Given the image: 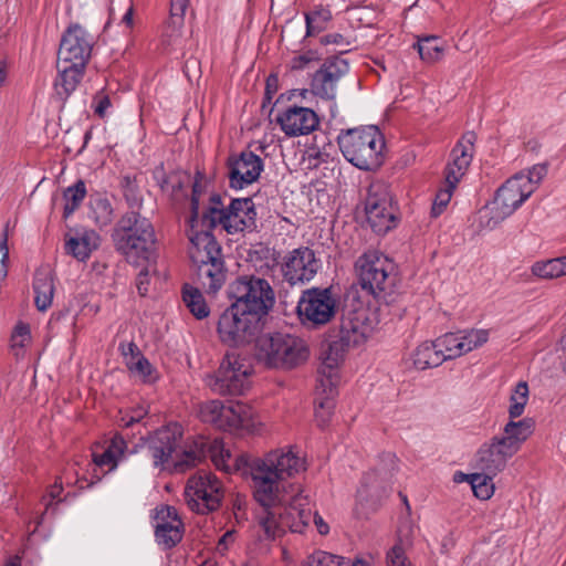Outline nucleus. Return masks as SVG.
<instances>
[{
    "label": "nucleus",
    "instance_id": "obj_58",
    "mask_svg": "<svg viewBox=\"0 0 566 566\" xmlns=\"http://www.w3.org/2000/svg\"><path fill=\"white\" fill-rule=\"evenodd\" d=\"M189 4V0H171L170 11L175 17L182 18Z\"/></svg>",
    "mask_w": 566,
    "mask_h": 566
},
{
    "label": "nucleus",
    "instance_id": "obj_27",
    "mask_svg": "<svg viewBox=\"0 0 566 566\" xmlns=\"http://www.w3.org/2000/svg\"><path fill=\"white\" fill-rule=\"evenodd\" d=\"M474 142V133L468 132L453 147L450 154V160L444 170L447 181L459 184L464 176L473 158Z\"/></svg>",
    "mask_w": 566,
    "mask_h": 566
},
{
    "label": "nucleus",
    "instance_id": "obj_7",
    "mask_svg": "<svg viewBox=\"0 0 566 566\" xmlns=\"http://www.w3.org/2000/svg\"><path fill=\"white\" fill-rule=\"evenodd\" d=\"M256 212L251 198L232 199L228 207H224L221 197L213 195L210 205L203 213L202 227H221L230 234L252 230L255 227Z\"/></svg>",
    "mask_w": 566,
    "mask_h": 566
},
{
    "label": "nucleus",
    "instance_id": "obj_33",
    "mask_svg": "<svg viewBox=\"0 0 566 566\" xmlns=\"http://www.w3.org/2000/svg\"><path fill=\"white\" fill-rule=\"evenodd\" d=\"M198 279L208 293H217L226 282L224 261L197 264Z\"/></svg>",
    "mask_w": 566,
    "mask_h": 566
},
{
    "label": "nucleus",
    "instance_id": "obj_21",
    "mask_svg": "<svg viewBox=\"0 0 566 566\" xmlns=\"http://www.w3.org/2000/svg\"><path fill=\"white\" fill-rule=\"evenodd\" d=\"M276 123L287 137H300L316 130L319 126V117L310 107L290 105L277 112Z\"/></svg>",
    "mask_w": 566,
    "mask_h": 566
},
{
    "label": "nucleus",
    "instance_id": "obj_3",
    "mask_svg": "<svg viewBox=\"0 0 566 566\" xmlns=\"http://www.w3.org/2000/svg\"><path fill=\"white\" fill-rule=\"evenodd\" d=\"M115 242L117 250L129 263L136 265L156 263L155 230L149 220L139 213L132 211L119 220Z\"/></svg>",
    "mask_w": 566,
    "mask_h": 566
},
{
    "label": "nucleus",
    "instance_id": "obj_48",
    "mask_svg": "<svg viewBox=\"0 0 566 566\" xmlns=\"http://www.w3.org/2000/svg\"><path fill=\"white\" fill-rule=\"evenodd\" d=\"M304 566H344L343 557L324 551H316L310 555Z\"/></svg>",
    "mask_w": 566,
    "mask_h": 566
},
{
    "label": "nucleus",
    "instance_id": "obj_15",
    "mask_svg": "<svg viewBox=\"0 0 566 566\" xmlns=\"http://www.w3.org/2000/svg\"><path fill=\"white\" fill-rule=\"evenodd\" d=\"M336 302L328 289H310L302 293L297 314L303 324L325 325L335 315Z\"/></svg>",
    "mask_w": 566,
    "mask_h": 566
},
{
    "label": "nucleus",
    "instance_id": "obj_19",
    "mask_svg": "<svg viewBox=\"0 0 566 566\" xmlns=\"http://www.w3.org/2000/svg\"><path fill=\"white\" fill-rule=\"evenodd\" d=\"M321 268V261L315 252L302 247L290 251L284 255L281 271L284 279L292 285L306 283L314 279Z\"/></svg>",
    "mask_w": 566,
    "mask_h": 566
},
{
    "label": "nucleus",
    "instance_id": "obj_17",
    "mask_svg": "<svg viewBox=\"0 0 566 566\" xmlns=\"http://www.w3.org/2000/svg\"><path fill=\"white\" fill-rule=\"evenodd\" d=\"M377 324L375 314L366 307L349 311L342 319L338 340L348 348L359 346L374 334Z\"/></svg>",
    "mask_w": 566,
    "mask_h": 566
},
{
    "label": "nucleus",
    "instance_id": "obj_52",
    "mask_svg": "<svg viewBox=\"0 0 566 566\" xmlns=\"http://www.w3.org/2000/svg\"><path fill=\"white\" fill-rule=\"evenodd\" d=\"M388 566H410L405 549L400 544L394 545L387 553Z\"/></svg>",
    "mask_w": 566,
    "mask_h": 566
},
{
    "label": "nucleus",
    "instance_id": "obj_55",
    "mask_svg": "<svg viewBox=\"0 0 566 566\" xmlns=\"http://www.w3.org/2000/svg\"><path fill=\"white\" fill-rule=\"evenodd\" d=\"M111 105V99L107 95H99L95 98L94 112L97 116L103 118Z\"/></svg>",
    "mask_w": 566,
    "mask_h": 566
},
{
    "label": "nucleus",
    "instance_id": "obj_36",
    "mask_svg": "<svg viewBox=\"0 0 566 566\" xmlns=\"http://www.w3.org/2000/svg\"><path fill=\"white\" fill-rule=\"evenodd\" d=\"M535 421L532 418H524L515 421L511 419L503 428L502 434L506 437L518 449L533 434Z\"/></svg>",
    "mask_w": 566,
    "mask_h": 566
},
{
    "label": "nucleus",
    "instance_id": "obj_56",
    "mask_svg": "<svg viewBox=\"0 0 566 566\" xmlns=\"http://www.w3.org/2000/svg\"><path fill=\"white\" fill-rule=\"evenodd\" d=\"M234 542V531L226 532L217 544V552L221 555H224L229 549V546Z\"/></svg>",
    "mask_w": 566,
    "mask_h": 566
},
{
    "label": "nucleus",
    "instance_id": "obj_14",
    "mask_svg": "<svg viewBox=\"0 0 566 566\" xmlns=\"http://www.w3.org/2000/svg\"><path fill=\"white\" fill-rule=\"evenodd\" d=\"M367 222L371 229L384 234L396 227V208L389 189L382 184H373L365 206Z\"/></svg>",
    "mask_w": 566,
    "mask_h": 566
},
{
    "label": "nucleus",
    "instance_id": "obj_28",
    "mask_svg": "<svg viewBox=\"0 0 566 566\" xmlns=\"http://www.w3.org/2000/svg\"><path fill=\"white\" fill-rule=\"evenodd\" d=\"M128 370L143 382H154L158 379V371L150 361L142 354L134 343L120 344L119 346Z\"/></svg>",
    "mask_w": 566,
    "mask_h": 566
},
{
    "label": "nucleus",
    "instance_id": "obj_49",
    "mask_svg": "<svg viewBox=\"0 0 566 566\" xmlns=\"http://www.w3.org/2000/svg\"><path fill=\"white\" fill-rule=\"evenodd\" d=\"M31 343V331L28 324L19 322L11 335V347L19 355V350L23 349Z\"/></svg>",
    "mask_w": 566,
    "mask_h": 566
},
{
    "label": "nucleus",
    "instance_id": "obj_30",
    "mask_svg": "<svg viewBox=\"0 0 566 566\" xmlns=\"http://www.w3.org/2000/svg\"><path fill=\"white\" fill-rule=\"evenodd\" d=\"M57 76L54 81L55 95L61 101H66L69 96L76 90L85 67L76 64L56 62Z\"/></svg>",
    "mask_w": 566,
    "mask_h": 566
},
{
    "label": "nucleus",
    "instance_id": "obj_5",
    "mask_svg": "<svg viewBox=\"0 0 566 566\" xmlns=\"http://www.w3.org/2000/svg\"><path fill=\"white\" fill-rule=\"evenodd\" d=\"M344 158L360 170L378 169L385 160V139L376 126L348 129L338 135Z\"/></svg>",
    "mask_w": 566,
    "mask_h": 566
},
{
    "label": "nucleus",
    "instance_id": "obj_46",
    "mask_svg": "<svg viewBox=\"0 0 566 566\" xmlns=\"http://www.w3.org/2000/svg\"><path fill=\"white\" fill-rule=\"evenodd\" d=\"M302 490H303V495H305L307 497V501H308V504L306 505V507L308 509V512H310V516L306 520V523L305 525L303 526V528L301 531H294L292 530L291 527H286L281 534H277L276 536H273V537H270L268 536L265 533H264V536L266 539H275L280 536H282L287 530L293 532V533H303L304 530L306 528V526L310 524L312 517H313V522L317 528V532L322 535H326L328 532H329V526L328 524L323 520V517L321 515H318L316 512L313 514L312 512V507H311V500H310V496L308 494L305 492L304 488L301 485Z\"/></svg>",
    "mask_w": 566,
    "mask_h": 566
},
{
    "label": "nucleus",
    "instance_id": "obj_31",
    "mask_svg": "<svg viewBox=\"0 0 566 566\" xmlns=\"http://www.w3.org/2000/svg\"><path fill=\"white\" fill-rule=\"evenodd\" d=\"M99 245V235L94 230H78L65 240V250L78 261H86Z\"/></svg>",
    "mask_w": 566,
    "mask_h": 566
},
{
    "label": "nucleus",
    "instance_id": "obj_35",
    "mask_svg": "<svg viewBox=\"0 0 566 566\" xmlns=\"http://www.w3.org/2000/svg\"><path fill=\"white\" fill-rule=\"evenodd\" d=\"M34 303L39 311L44 312L51 305L54 295L53 277L49 271H39L33 282Z\"/></svg>",
    "mask_w": 566,
    "mask_h": 566
},
{
    "label": "nucleus",
    "instance_id": "obj_63",
    "mask_svg": "<svg viewBox=\"0 0 566 566\" xmlns=\"http://www.w3.org/2000/svg\"><path fill=\"white\" fill-rule=\"evenodd\" d=\"M120 422L124 427H132L134 423H137V421L134 419L133 415H124L120 418Z\"/></svg>",
    "mask_w": 566,
    "mask_h": 566
},
{
    "label": "nucleus",
    "instance_id": "obj_64",
    "mask_svg": "<svg viewBox=\"0 0 566 566\" xmlns=\"http://www.w3.org/2000/svg\"><path fill=\"white\" fill-rule=\"evenodd\" d=\"M343 565L344 566H370L366 560L364 559H356L355 562H353L352 564L346 560L344 557H343Z\"/></svg>",
    "mask_w": 566,
    "mask_h": 566
},
{
    "label": "nucleus",
    "instance_id": "obj_16",
    "mask_svg": "<svg viewBox=\"0 0 566 566\" xmlns=\"http://www.w3.org/2000/svg\"><path fill=\"white\" fill-rule=\"evenodd\" d=\"M349 65L342 57H334L325 63L313 74L311 81V92L322 98L331 102L332 117L336 116V87L338 81L348 73Z\"/></svg>",
    "mask_w": 566,
    "mask_h": 566
},
{
    "label": "nucleus",
    "instance_id": "obj_51",
    "mask_svg": "<svg viewBox=\"0 0 566 566\" xmlns=\"http://www.w3.org/2000/svg\"><path fill=\"white\" fill-rule=\"evenodd\" d=\"M157 273L156 263H151V265L146 264L145 268L140 270L136 279V286L138 293L142 296L147 295L149 291L150 276Z\"/></svg>",
    "mask_w": 566,
    "mask_h": 566
},
{
    "label": "nucleus",
    "instance_id": "obj_43",
    "mask_svg": "<svg viewBox=\"0 0 566 566\" xmlns=\"http://www.w3.org/2000/svg\"><path fill=\"white\" fill-rule=\"evenodd\" d=\"M86 196V187L84 181L78 180L74 186L69 187L64 191V199H65V206H64V217H70L75 209L81 205L83 199Z\"/></svg>",
    "mask_w": 566,
    "mask_h": 566
},
{
    "label": "nucleus",
    "instance_id": "obj_32",
    "mask_svg": "<svg viewBox=\"0 0 566 566\" xmlns=\"http://www.w3.org/2000/svg\"><path fill=\"white\" fill-rule=\"evenodd\" d=\"M509 460L505 452H503L492 439L483 443L475 454L476 465L483 472L493 475L503 471Z\"/></svg>",
    "mask_w": 566,
    "mask_h": 566
},
{
    "label": "nucleus",
    "instance_id": "obj_20",
    "mask_svg": "<svg viewBox=\"0 0 566 566\" xmlns=\"http://www.w3.org/2000/svg\"><path fill=\"white\" fill-rule=\"evenodd\" d=\"M397 457L391 452L380 455L377 468L364 474L360 485L357 490L359 501L369 499H379L386 493L390 479L397 469Z\"/></svg>",
    "mask_w": 566,
    "mask_h": 566
},
{
    "label": "nucleus",
    "instance_id": "obj_57",
    "mask_svg": "<svg viewBox=\"0 0 566 566\" xmlns=\"http://www.w3.org/2000/svg\"><path fill=\"white\" fill-rule=\"evenodd\" d=\"M321 43L324 45L335 44V45H349V42L346 41L345 36L340 33H331L326 34L321 39Z\"/></svg>",
    "mask_w": 566,
    "mask_h": 566
},
{
    "label": "nucleus",
    "instance_id": "obj_39",
    "mask_svg": "<svg viewBox=\"0 0 566 566\" xmlns=\"http://www.w3.org/2000/svg\"><path fill=\"white\" fill-rule=\"evenodd\" d=\"M182 298L186 306L197 318L202 319L209 315L210 310L198 289L186 285L184 287Z\"/></svg>",
    "mask_w": 566,
    "mask_h": 566
},
{
    "label": "nucleus",
    "instance_id": "obj_42",
    "mask_svg": "<svg viewBox=\"0 0 566 566\" xmlns=\"http://www.w3.org/2000/svg\"><path fill=\"white\" fill-rule=\"evenodd\" d=\"M332 19V12L327 8H315L311 12L305 13L306 34L314 35L323 31Z\"/></svg>",
    "mask_w": 566,
    "mask_h": 566
},
{
    "label": "nucleus",
    "instance_id": "obj_60",
    "mask_svg": "<svg viewBox=\"0 0 566 566\" xmlns=\"http://www.w3.org/2000/svg\"><path fill=\"white\" fill-rule=\"evenodd\" d=\"M62 490H63V485H62V480L60 479V481H56L54 483V485H52L49 491V496H50L51 501L59 499Z\"/></svg>",
    "mask_w": 566,
    "mask_h": 566
},
{
    "label": "nucleus",
    "instance_id": "obj_26",
    "mask_svg": "<svg viewBox=\"0 0 566 566\" xmlns=\"http://www.w3.org/2000/svg\"><path fill=\"white\" fill-rule=\"evenodd\" d=\"M189 237V258L197 265L205 262H214L222 260V250L212 233L207 229H198V219L190 220Z\"/></svg>",
    "mask_w": 566,
    "mask_h": 566
},
{
    "label": "nucleus",
    "instance_id": "obj_62",
    "mask_svg": "<svg viewBox=\"0 0 566 566\" xmlns=\"http://www.w3.org/2000/svg\"><path fill=\"white\" fill-rule=\"evenodd\" d=\"M558 260V269H559V276H566V254L562 256H557Z\"/></svg>",
    "mask_w": 566,
    "mask_h": 566
},
{
    "label": "nucleus",
    "instance_id": "obj_54",
    "mask_svg": "<svg viewBox=\"0 0 566 566\" xmlns=\"http://www.w3.org/2000/svg\"><path fill=\"white\" fill-rule=\"evenodd\" d=\"M492 440L496 443V446L505 452V455L511 459L513 458L520 449L514 446L506 437L502 433L492 438Z\"/></svg>",
    "mask_w": 566,
    "mask_h": 566
},
{
    "label": "nucleus",
    "instance_id": "obj_13",
    "mask_svg": "<svg viewBox=\"0 0 566 566\" xmlns=\"http://www.w3.org/2000/svg\"><path fill=\"white\" fill-rule=\"evenodd\" d=\"M189 509L198 514L216 511L223 497L221 481L210 472H199L189 478L185 488Z\"/></svg>",
    "mask_w": 566,
    "mask_h": 566
},
{
    "label": "nucleus",
    "instance_id": "obj_22",
    "mask_svg": "<svg viewBox=\"0 0 566 566\" xmlns=\"http://www.w3.org/2000/svg\"><path fill=\"white\" fill-rule=\"evenodd\" d=\"M263 169V159L253 151L244 150L239 155L230 156L228 159L230 187L240 190L254 184Z\"/></svg>",
    "mask_w": 566,
    "mask_h": 566
},
{
    "label": "nucleus",
    "instance_id": "obj_8",
    "mask_svg": "<svg viewBox=\"0 0 566 566\" xmlns=\"http://www.w3.org/2000/svg\"><path fill=\"white\" fill-rule=\"evenodd\" d=\"M199 417L203 422L226 431L256 433L262 426L252 407L242 402L223 405L220 400H209L200 405Z\"/></svg>",
    "mask_w": 566,
    "mask_h": 566
},
{
    "label": "nucleus",
    "instance_id": "obj_44",
    "mask_svg": "<svg viewBox=\"0 0 566 566\" xmlns=\"http://www.w3.org/2000/svg\"><path fill=\"white\" fill-rule=\"evenodd\" d=\"M531 273L541 280L559 279V269L557 258L539 260L532 264Z\"/></svg>",
    "mask_w": 566,
    "mask_h": 566
},
{
    "label": "nucleus",
    "instance_id": "obj_45",
    "mask_svg": "<svg viewBox=\"0 0 566 566\" xmlns=\"http://www.w3.org/2000/svg\"><path fill=\"white\" fill-rule=\"evenodd\" d=\"M457 185L458 184L452 182V181H447L444 179V186L438 190L436 198L433 200V203H432L431 213L433 217H438L444 211V209L447 208V206L449 205V202L452 198V195H453L454 189L457 188Z\"/></svg>",
    "mask_w": 566,
    "mask_h": 566
},
{
    "label": "nucleus",
    "instance_id": "obj_40",
    "mask_svg": "<svg viewBox=\"0 0 566 566\" xmlns=\"http://www.w3.org/2000/svg\"><path fill=\"white\" fill-rule=\"evenodd\" d=\"M493 474L486 472L467 475L474 495L480 500H489L494 494Z\"/></svg>",
    "mask_w": 566,
    "mask_h": 566
},
{
    "label": "nucleus",
    "instance_id": "obj_37",
    "mask_svg": "<svg viewBox=\"0 0 566 566\" xmlns=\"http://www.w3.org/2000/svg\"><path fill=\"white\" fill-rule=\"evenodd\" d=\"M416 48L422 61L436 63L443 57L447 45L440 38L427 35L418 39Z\"/></svg>",
    "mask_w": 566,
    "mask_h": 566
},
{
    "label": "nucleus",
    "instance_id": "obj_47",
    "mask_svg": "<svg viewBox=\"0 0 566 566\" xmlns=\"http://www.w3.org/2000/svg\"><path fill=\"white\" fill-rule=\"evenodd\" d=\"M319 55L316 51L310 50L301 54L294 55L287 63V67L293 72H301L308 70L319 61Z\"/></svg>",
    "mask_w": 566,
    "mask_h": 566
},
{
    "label": "nucleus",
    "instance_id": "obj_4",
    "mask_svg": "<svg viewBox=\"0 0 566 566\" xmlns=\"http://www.w3.org/2000/svg\"><path fill=\"white\" fill-rule=\"evenodd\" d=\"M181 436L182 430L178 423H170L154 433L149 439L148 450L155 467L174 468L177 472H184L206 457L203 442L182 449Z\"/></svg>",
    "mask_w": 566,
    "mask_h": 566
},
{
    "label": "nucleus",
    "instance_id": "obj_25",
    "mask_svg": "<svg viewBox=\"0 0 566 566\" xmlns=\"http://www.w3.org/2000/svg\"><path fill=\"white\" fill-rule=\"evenodd\" d=\"M92 51V43L87 32L80 25L67 29L64 33L57 52V62L76 64L85 67Z\"/></svg>",
    "mask_w": 566,
    "mask_h": 566
},
{
    "label": "nucleus",
    "instance_id": "obj_41",
    "mask_svg": "<svg viewBox=\"0 0 566 566\" xmlns=\"http://www.w3.org/2000/svg\"><path fill=\"white\" fill-rule=\"evenodd\" d=\"M528 401V386L525 381L515 385L510 397L509 416L511 419L521 417Z\"/></svg>",
    "mask_w": 566,
    "mask_h": 566
},
{
    "label": "nucleus",
    "instance_id": "obj_10",
    "mask_svg": "<svg viewBox=\"0 0 566 566\" xmlns=\"http://www.w3.org/2000/svg\"><path fill=\"white\" fill-rule=\"evenodd\" d=\"M233 304L262 319L274 305V292L264 279L241 276L229 289Z\"/></svg>",
    "mask_w": 566,
    "mask_h": 566
},
{
    "label": "nucleus",
    "instance_id": "obj_23",
    "mask_svg": "<svg viewBox=\"0 0 566 566\" xmlns=\"http://www.w3.org/2000/svg\"><path fill=\"white\" fill-rule=\"evenodd\" d=\"M348 349L338 339L331 342L327 348L322 353V361L318 367V386L317 389L329 395L337 394V386L339 384V367L345 358V353Z\"/></svg>",
    "mask_w": 566,
    "mask_h": 566
},
{
    "label": "nucleus",
    "instance_id": "obj_6",
    "mask_svg": "<svg viewBox=\"0 0 566 566\" xmlns=\"http://www.w3.org/2000/svg\"><path fill=\"white\" fill-rule=\"evenodd\" d=\"M308 356L306 342L294 334H265L256 343V357L269 368L290 370L304 364Z\"/></svg>",
    "mask_w": 566,
    "mask_h": 566
},
{
    "label": "nucleus",
    "instance_id": "obj_24",
    "mask_svg": "<svg viewBox=\"0 0 566 566\" xmlns=\"http://www.w3.org/2000/svg\"><path fill=\"white\" fill-rule=\"evenodd\" d=\"M155 538L164 548L176 546L184 536V523L174 506L160 505L154 510Z\"/></svg>",
    "mask_w": 566,
    "mask_h": 566
},
{
    "label": "nucleus",
    "instance_id": "obj_2",
    "mask_svg": "<svg viewBox=\"0 0 566 566\" xmlns=\"http://www.w3.org/2000/svg\"><path fill=\"white\" fill-rule=\"evenodd\" d=\"M547 171L546 164H536L510 177L481 210V224L492 230L511 217L536 191Z\"/></svg>",
    "mask_w": 566,
    "mask_h": 566
},
{
    "label": "nucleus",
    "instance_id": "obj_38",
    "mask_svg": "<svg viewBox=\"0 0 566 566\" xmlns=\"http://www.w3.org/2000/svg\"><path fill=\"white\" fill-rule=\"evenodd\" d=\"M90 217L98 227L109 224L113 219V208L109 200L102 195L91 196Z\"/></svg>",
    "mask_w": 566,
    "mask_h": 566
},
{
    "label": "nucleus",
    "instance_id": "obj_61",
    "mask_svg": "<svg viewBox=\"0 0 566 566\" xmlns=\"http://www.w3.org/2000/svg\"><path fill=\"white\" fill-rule=\"evenodd\" d=\"M134 419L139 422L146 415L147 410L144 407H138L132 411Z\"/></svg>",
    "mask_w": 566,
    "mask_h": 566
},
{
    "label": "nucleus",
    "instance_id": "obj_50",
    "mask_svg": "<svg viewBox=\"0 0 566 566\" xmlns=\"http://www.w3.org/2000/svg\"><path fill=\"white\" fill-rule=\"evenodd\" d=\"M324 398L318 402L315 408V417L319 426H325L329 421L333 410H334V397L335 395H329L328 392H323Z\"/></svg>",
    "mask_w": 566,
    "mask_h": 566
},
{
    "label": "nucleus",
    "instance_id": "obj_9",
    "mask_svg": "<svg viewBox=\"0 0 566 566\" xmlns=\"http://www.w3.org/2000/svg\"><path fill=\"white\" fill-rule=\"evenodd\" d=\"M355 269L361 289L376 297L390 291L395 285V263L379 251L365 252L357 259Z\"/></svg>",
    "mask_w": 566,
    "mask_h": 566
},
{
    "label": "nucleus",
    "instance_id": "obj_12",
    "mask_svg": "<svg viewBox=\"0 0 566 566\" xmlns=\"http://www.w3.org/2000/svg\"><path fill=\"white\" fill-rule=\"evenodd\" d=\"M260 328V318L232 303L220 315L217 331L222 343L238 346L254 339Z\"/></svg>",
    "mask_w": 566,
    "mask_h": 566
},
{
    "label": "nucleus",
    "instance_id": "obj_18",
    "mask_svg": "<svg viewBox=\"0 0 566 566\" xmlns=\"http://www.w3.org/2000/svg\"><path fill=\"white\" fill-rule=\"evenodd\" d=\"M489 339L486 329H469L457 333H447L438 337L436 346L442 358V363L465 355L482 345Z\"/></svg>",
    "mask_w": 566,
    "mask_h": 566
},
{
    "label": "nucleus",
    "instance_id": "obj_11",
    "mask_svg": "<svg viewBox=\"0 0 566 566\" xmlns=\"http://www.w3.org/2000/svg\"><path fill=\"white\" fill-rule=\"evenodd\" d=\"M252 366L235 354H227L217 370L207 379L210 389L219 395H242L251 385Z\"/></svg>",
    "mask_w": 566,
    "mask_h": 566
},
{
    "label": "nucleus",
    "instance_id": "obj_59",
    "mask_svg": "<svg viewBox=\"0 0 566 566\" xmlns=\"http://www.w3.org/2000/svg\"><path fill=\"white\" fill-rule=\"evenodd\" d=\"M120 24L124 25L126 29L133 28V25H134V6H133V3L129 4V7L125 11L124 15L122 17Z\"/></svg>",
    "mask_w": 566,
    "mask_h": 566
},
{
    "label": "nucleus",
    "instance_id": "obj_29",
    "mask_svg": "<svg viewBox=\"0 0 566 566\" xmlns=\"http://www.w3.org/2000/svg\"><path fill=\"white\" fill-rule=\"evenodd\" d=\"M126 450V442L119 436H115L103 447H96L92 451L93 463L103 474L116 469L123 459Z\"/></svg>",
    "mask_w": 566,
    "mask_h": 566
},
{
    "label": "nucleus",
    "instance_id": "obj_34",
    "mask_svg": "<svg viewBox=\"0 0 566 566\" xmlns=\"http://www.w3.org/2000/svg\"><path fill=\"white\" fill-rule=\"evenodd\" d=\"M406 364L416 370L434 368L442 364V358L436 346V342H423L409 355Z\"/></svg>",
    "mask_w": 566,
    "mask_h": 566
},
{
    "label": "nucleus",
    "instance_id": "obj_1",
    "mask_svg": "<svg viewBox=\"0 0 566 566\" xmlns=\"http://www.w3.org/2000/svg\"><path fill=\"white\" fill-rule=\"evenodd\" d=\"M209 454L218 470L250 476L253 499L261 507L256 521L263 533L273 537L286 527L303 528L310 516L308 501L300 483L292 481L307 469L298 449L287 446L250 460L245 454L233 458L221 441L214 440Z\"/></svg>",
    "mask_w": 566,
    "mask_h": 566
},
{
    "label": "nucleus",
    "instance_id": "obj_53",
    "mask_svg": "<svg viewBox=\"0 0 566 566\" xmlns=\"http://www.w3.org/2000/svg\"><path fill=\"white\" fill-rule=\"evenodd\" d=\"M202 191V177L198 174L192 185V197H191V220L198 219L199 217V197Z\"/></svg>",
    "mask_w": 566,
    "mask_h": 566
}]
</instances>
